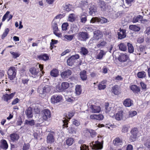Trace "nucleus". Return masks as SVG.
<instances>
[{
	"label": "nucleus",
	"instance_id": "nucleus-1",
	"mask_svg": "<svg viewBox=\"0 0 150 150\" xmlns=\"http://www.w3.org/2000/svg\"><path fill=\"white\" fill-rule=\"evenodd\" d=\"M131 135L129 137V140L131 142H134L136 140L139 131L137 127H133L130 131Z\"/></svg>",
	"mask_w": 150,
	"mask_h": 150
},
{
	"label": "nucleus",
	"instance_id": "nucleus-2",
	"mask_svg": "<svg viewBox=\"0 0 150 150\" xmlns=\"http://www.w3.org/2000/svg\"><path fill=\"white\" fill-rule=\"evenodd\" d=\"M29 71L31 74V76L33 78H40L42 77L41 74H39L40 70L38 68L32 67L29 69Z\"/></svg>",
	"mask_w": 150,
	"mask_h": 150
},
{
	"label": "nucleus",
	"instance_id": "nucleus-3",
	"mask_svg": "<svg viewBox=\"0 0 150 150\" xmlns=\"http://www.w3.org/2000/svg\"><path fill=\"white\" fill-rule=\"evenodd\" d=\"M63 100V97L61 95L54 94L51 98V103L53 104H57L61 102Z\"/></svg>",
	"mask_w": 150,
	"mask_h": 150
},
{
	"label": "nucleus",
	"instance_id": "nucleus-4",
	"mask_svg": "<svg viewBox=\"0 0 150 150\" xmlns=\"http://www.w3.org/2000/svg\"><path fill=\"white\" fill-rule=\"evenodd\" d=\"M16 70L14 67H11L9 68L8 71V78L11 80L14 79L16 77Z\"/></svg>",
	"mask_w": 150,
	"mask_h": 150
},
{
	"label": "nucleus",
	"instance_id": "nucleus-5",
	"mask_svg": "<svg viewBox=\"0 0 150 150\" xmlns=\"http://www.w3.org/2000/svg\"><path fill=\"white\" fill-rule=\"evenodd\" d=\"M88 33L86 32H80L78 33L77 36L79 40L81 41H86L89 38Z\"/></svg>",
	"mask_w": 150,
	"mask_h": 150
},
{
	"label": "nucleus",
	"instance_id": "nucleus-6",
	"mask_svg": "<svg viewBox=\"0 0 150 150\" xmlns=\"http://www.w3.org/2000/svg\"><path fill=\"white\" fill-rule=\"evenodd\" d=\"M79 55L77 54L71 56L67 60V64L69 66H72L76 62V60L79 59Z\"/></svg>",
	"mask_w": 150,
	"mask_h": 150
},
{
	"label": "nucleus",
	"instance_id": "nucleus-7",
	"mask_svg": "<svg viewBox=\"0 0 150 150\" xmlns=\"http://www.w3.org/2000/svg\"><path fill=\"white\" fill-rule=\"evenodd\" d=\"M42 118L43 120L47 121L48 119L51 117V112L48 109H44L42 113Z\"/></svg>",
	"mask_w": 150,
	"mask_h": 150
},
{
	"label": "nucleus",
	"instance_id": "nucleus-8",
	"mask_svg": "<svg viewBox=\"0 0 150 150\" xmlns=\"http://www.w3.org/2000/svg\"><path fill=\"white\" fill-rule=\"evenodd\" d=\"M69 86V85L68 83L64 82L62 83L61 86H57L56 89L59 92H62L68 88Z\"/></svg>",
	"mask_w": 150,
	"mask_h": 150
},
{
	"label": "nucleus",
	"instance_id": "nucleus-9",
	"mask_svg": "<svg viewBox=\"0 0 150 150\" xmlns=\"http://www.w3.org/2000/svg\"><path fill=\"white\" fill-rule=\"evenodd\" d=\"M51 90L50 86L48 85H46L42 89L40 88H38V92L39 93L40 96L42 97L43 94L45 93H47L50 92Z\"/></svg>",
	"mask_w": 150,
	"mask_h": 150
},
{
	"label": "nucleus",
	"instance_id": "nucleus-10",
	"mask_svg": "<svg viewBox=\"0 0 150 150\" xmlns=\"http://www.w3.org/2000/svg\"><path fill=\"white\" fill-rule=\"evenodd\" d=\"M107 19L101 17V18H100L97 17H93L91 18L90 22L92 23L96 22H100L101 23H107Z\"/></svg>",
	"mask_w": 150,
	"mask_h": 150
},
{
	"label": "nucleus",
	"instance_id": "nucleus-11",
	"mask_svg": "<svg viewBox=\"0 0 150 150\" xmlns=\"http://www.w3.org/2000/svg\"><path fill=\"white\" fill-rule=\"evenodd\" d=\"M15 94V92H13L9 94L7 93L4 94L2 96V99L5 101L9 103V101L13 98Z\"/></svg>",
	"mask_w": 150,
	"mask_h": 150
},
{
	"label": "nucleus",
	"instance_id": "nucleus-12",
	"mask_svg": "<svg viewBox=\"0 0 150 150\" xmlns=\"http://www.w3.org/2000/svg\"><path fill=\"white\" fill-rule=\"evenodd\" d=\"M117 33V38L118 39L121 40L125 38L126 36V30L125 29H122L120 28Z\"/></svg>",
	"mask_w": 150,
	"mask_h": 150
},
{
	"label": "nucleus",
	"instance_id": "nucleus-13",
	"mask_svg": "<svg viewBox=\"0 0 150 150\" xmlns=\"http://www.w3.org/2000/svg\"><path fill=\"white\" fill-rule=\"evenodd\" d=\"M98 6L101 10L102 11H105L108 8V6L107 5L105 2L103 0H99L98 2Z\"/></svg>",
	"mask_w": 150,
	"mask_h": 150
},
{
	"label": "nucleus",
	"instance_id": "nucleus-14",
	"mask_svg": "<svg viewBox=\"0 0 150 150\" xmlns=\"http://www.w3.org/2000/svg\"><path fill=\"white\" fill-rule=\"evenodd\" d=\"M54 134L53 132H52L48 134L47 137V143L52 144L54 142L55 139L53 136Z\"/></svg>",
	"mask_w": 150,
	"mask_h": 150
},
{
	"label": "nucleus",
	"instance_id": "nucleus-15",
	"mask_svg": "<svg viewBox=\"0 0 150 150\" xmlns=\"http://www.w3.org/2000/svg\"><path fill=\"white\" fill-rule=\"evenodd\" d=\"M74 113L72 112H69L68 114V117H67V118L70 120L71 118L74 115ZM69 120H68L66 119H64V120H63V122L64 123L63 126L65 127H68V122Z\"/></svg>",
	"mask_w": 150,
	"mask_h": 150
},
{
	"label": "nucleus",
	"instance_id": "nucleus-16",
	"mask_svg": "<svg viewBox=\"0 0 150 150\" xmlns=\"http://www.w3.org/2000/svg\"><path fill=\"white\" fill-rule=\"evenodd\" d=\"M91 146L93 149L100 150L103 148V146L101 143L98 141H96L94 144H92Z\"/></svg>",
	"mask_w": 150,
	"mask_h": 150
},
{
	"label": "nucleus",
	"instance_id": "nucleus-17",
	"mask_svg": "<svg viewBox=\"0 0 150 150\" xmlns=\"http://www.w3.org/2000/svg\"><path fill=\"white\" fill-rule=\"evenodd\" d=\"M71 71L70 69H67L64 71L62 72L61 74V77L63 79H67L69 76L71 75Z\"/></svg>",
	"mask_w": 150,
	"mask_h": 150
},
{
	"label": "nucleus",
	"instance_id": "nucleus-18",
	"mask_svg": "<svg viewBox=\"0 0 150 150\" xmlns=\"http://www.w3.org/2000/svg\"><path fill=\"white\" fill-rule=\"evenodd\" d=\"M91 119L99 121L102 120L104 118V116L102 114H92L90 116Z\"/></svg>",
	"mask_w": 150,
	"mask_h": 150
},
{
	"label": "nucleus",
	"instance_id": "nucleus-19",
	"mask_svg": "<svg viewBox=\"0 0 150 150\" xmlns=\"http://www.w3.org/2000/svg\"><path fill=\"white\" fill-rule=\"evenodd\" d=\"M90 108L93 113H98L101 111V108L99 106L91 105Z\"/></svg>",
	"mask_w": 150,
	"mask_h": 150
},
{
	"label": "nucleus",
	"instance_id": "nucleus-20",
	"mask_svg": "<svg viewBox=\"0 0 150 150\" xmlns=\"http://www.w3.org/2000/svg\"><path fill=\"white\" fill-rule=\"evenodd\" d=\"M8 144L6 140L2 139L0 141V147L4 150H6L8 148Z\"/></svg>",
	"mask_w": 150,
	"mask_h": 150
},
{
	"label": "nucleus",
	"instance_id": "nucleus-21",
	"mask_svg": "<svg viewBox=\"0 0 150 150\" xmlns=\"http://www.w3.org/2000/svg\"><path fill=\"white\" fill-rule=\"evenodd\" d=\"M130 88L135 95L139 94L140 91V88L136 85H132L130 86Z\"/></svg>",
	"mask_w": 150,
	"mask_h": 150
},
{
	"label": "nucleus",
	"instance_id": "nucleus-22",
	"mask_svg": "<svg viewBox=\"0 0 150 150\" xmlns=\"http://www.w3.org/2000/svg\"><path fill=\"white\" fill-rule=\"evenodd\" d=\"M111 91L112 92L116 95H118L121 93L120 88L117 85H115L112 87Z\"/></svg>",
	"mask_w": 150,
	"mask_h": 150
},
{
	"label": "nucleus",
	"instance_id": "nucleus-23",
	"mask_svg": "<svg viewBox=\"0 0 150 150\" xmlns=\"http://www.w3.org/2000/svg\"><path fill=\"white\" fill-rule=\"evenodd\" d=\"M123 103L125 107H129L133 105V101L130 98H127L123 101Z\"/></svg>",
	"mask_w": 150,
	"mask_h": 150
},
{
	"label": "nucleus",
	"instance_id": "nucleus-24",
	"mask_svg": "<svg viewBox=\"0 0 150 150\" xmlns=\"http://www.w3.org/2000/svg\"><path fill=\"white\" fill-rule=\"evenodd\" d=\"M129 57L127 54H121L118 57L119 61L122 62H125L127 60Z\"/></svg>",
	"mask_w": 150,
	"mask_h": 150
},
{
	"label": "nucleus",
	"instance_id": "nucleus-25",
	"mask_svg": "<svg viewBox=\"0 0 150 150\" xmlns=\"http://www.w3.org/2000/svg\"><path fill=\"white\" fill-rule=\"evenodd\" d=\"M33 109L32 108L29 107L25 111V113L28 118H32L33 117Z\"/></svg>",
	"mask_w": 150,
	"mask_h": 150
},
{
	"label": "nucleus",
	"instance_id": "nucleus-26",
	"mask_svg": "<svg viewBox=\"0 0 150 150\" xmlns=\"http://www.w3.org/2000/svg\"><path fill=\"white\" fill-rule=\"evenodd\" d=\"M104 107L106 113H108L110 112L112 108L111 105L108 102H105V103Z\"/></svg>",
	"mask_w": 150,
	"mask_h": 150
},
{
	"label": "nucleus",
	"instance_id": "nucleus-27",
	"mask_svg": "<svg viewBox=\"0 0 150 150\" xmlns=\"http://www.w3.org/2000/svg\"><path fill=\"white\" fill-rule=\"evenodd\" d=\"M10 137L11 140L13 142H16L19 138V135L15 133L11 134L10 135Z\"/></svg>",
	"mask_w": 150,
	"mask_h": 150
},
{
	"label": "nucleus",
	"instance_id": "nucleus-28",
	"mask_svg": "<svg viewBox=\"0 0 150 150\" xmlns=\"http://www.w3.org/2000/svg\"><path fill=\"white\" fill-rule=\"evenodd\" d=\"M122 140L121 138L119 137L115 138L113 141V143L114 145L119 146L122 145Z\"/></svg>",
	"mask_w": 150,
	"mask_h": 150
},
{
	"label": "nucleus",
	"instance_id": "nucleus-29",
	"mask_svg": "<svg viewBox=\"0 0 150 150\" xmlns=\"http://www.w3.org/2000/svg\"><path fill=\"white\" fill-rule=\"evenodd\" d=\"M86 71L83 70L81 71L80 73V77L82 81H86L87 79V76L86 75Z\"/></svg>",
	"mask_w": 150,
	"mask_h": 150
},
{
	"label": "nucleus",
	"instance_id": "nucleus-30",
	"mask_svg": "<svg viewBox=\"0 0 150 150\" xmlns=\"http://www.w3.org/2000/svg\"><path fill=\"white\" fill-rule=\"evenodd\" d=\"M143 19V17L142 15H139L134 16L132 18V22L134 23H136L142 21Z\"/></svg>",
	"mask_w": 150,
	"mask_h": 150
},
{
	"label": "nucleus",
	"instance_id": "nucleus-31",
	"mask_svg": "<svg viewBox=\"0 0 150 150\" xmlns=\"http://www.w3.org/2000/svg\"><path fill=\"white\" fill-rule=\"evenodd\" d=\"M40 60H42L44 61L47 60L49 59V57L47 54H44L38 55L37 57Z\"/></svg>",
	"mask_w": 150,
	"mask_h": 150
},
{
	"label": "nucleus",
	"instance_id": "nucleus-32",
	"mask_svg": "<svg viewBox=\"0 0 150 150\" xmlns=\"http://www.w3.org/2000/svg\"><path fill=\"white\" fill-rule=\"evenodd\" d=\"M50 74L52 76L57 77L59 75V71L57 69L54 68L50 71Z\"/></svg>",
	"mask_w": 150,
	"mask_h": 150
},
{
	"label": "nucleus",
	"instance_id": "nucleus-33",
	"mask_svg": "<svg viewBox=\"0 0 150 150\" xmlns=\"http://www.w3.org/2000/svg\"><path fill=\"white\" fill-rule=\"evenodd\" d=\"M129 28L130 30L135 32H138L140 30V27L136 25H130L129 26Z\"/></svg>",
	"mask_w": 150,
	"mask_h": 150
},
{
	"label": "nucleus",
	"instance_id": "nucleus-34",
	"mask_svg": "<svg viewBox=\"0 0 150 150\" xmlns=\"http://www.w3.org/2000/svg\"><path fill=\"white\" fill-rule=\"evenodd\" d=\"M105 82L103 81L100 82L98 85V88L99 90H104L106 87V86L105 84Z\"/></svg>",
	"mask_w": 150,
	"mask_h": 150
},
{
	"label": "nucleus",
	"instance_id": "nucleus-35",
	"mask_svg": "<svg viewBox=\"0 0 150 150\" xmlns=\"http://www.w3.org/2000/svg\"><path fill=\"white\" fill-rule=\"evenodd\" d=\"M64 9L68 12L71 11L73 9L72 6L68 3H66L63 6Z\"/></svg>",
	"mask_w": 150,
	"mask_h": 150
},
{
	"label": "nucleus",
	"instance_id": "nucleus-36",
	"mask_svg": "<svg viewBox=\"0 0 150 150\" xmlns=\"http://www.w3.org/2000/svg\"><path fill=\"white\" fill-rule=\"evenodd\" d=\"M123 116V111H119L115 115V119L117 120H120L122 119Z\"/></svg>",
	"mask_w": 150,
	"mask_h": 150
},
{
	"label": "nucleus",
	"instance_id": "nucleus-37",
	"mask_svg": "<svg viewBox=\"0 0 150 150\" xmlns=\"http://www.w3.org/2000/svg\"><path fill=\"white\" fill-rule=\"evenodd\" d=\"M75 93L77 96L79 95L81 93L82 89L80 85H76L75 88Z\"/></svg>",
	"mask_w": 150,
	"mask_h": 150
},
{
	"label": "nucleus",
	"instance_id": "nucleus-38",
	"mask_svg": "<svg viewBox=\"0 0 150 150\" xmlns=\"http://www.w3.org/2000/svg\"><path fill=\"white\" fill-rule=\"evenodd\" d=\"M76 15L74 13H71L69 16L68 20L71 22L74 21L76 19Z\"/></svg>",
	"mask_w": 150,
	"mask_h": 150
},
{
	"label": "nucleus",
	"instance_id": "nucleus-39",
	"mask_svg": "<svg viewBox=\"0 0 150 150\" xmlns=\"http://www.w3.org/2000/svg\"><path fill=\"white\" fill-rule=\"evenodd\" d=\"M88 53V51L87 49L85 47H82L80 49V53L81 54L83 55H86Z\"/></svg>",
	"mask_w": 150,
	"mask_h": 150
},
{
	"label": "nucleus",
	"instance_id": "nucleus-40",
	"mask_svg": "<svg viewBox=\"0 0 150 150\" xmlns=\"http://www.w3.org/2000/svg\"><path fill=\"white\" fill-rule=\"evenodd\" d=\"M137 76L139 78H144L146 76V74L144 71H143L139 72L137 73Z\"/></svg>",
	"mask_w": 150,
	"mask_h": 150
},
{
	"label": "nucleus",
	"instance_id": "nucleus-41",
	"mask_svg": "<svg viewBox=\"0 0 150 150\" xmlns=\"http://www.w3.org/2000/svg\"><path fill=\"white\" fill-rule=\"evenodd\" d=\"M119 50L122 51H125L127 50V46L124 43H120L118 45Z\"/></svg>",
	"mask_w": 150,
	"mask_h": 150
},
{
	"label": "nucleus",
	"instance_id": "nucleus-42",
	"mask_svg": "<svg viewBox=\"0 0 150 150\" xmlns=\"http://www.w3.org/2000/svg\"><path fill=\"white\" fill-rule=\"evenodd\" d=\"M52 26L53 30V32L54 31H58V25L56 22H54L53 21L52 23Z\"/></svg>",
	"mask_w": 150,
	"mask_h": 150
},
{
	"label": "nucleus",
	"instance_id": "nucleus-43",
	"mask_svg": "<svg viewBox=\"0 0 150 150\" xmlns=\"http://www.w3.org/2000/svg\"><path fill=\"white\" fill-rule=\"evenodd\" d=\"M74 139L71 137L68 138L66 140V143L69 146L71 145L74 143Z\"/></svg>",
	"mask_w": 150,
	"mask_h": 150
},
{
	"label": "nucleus",
	"instance_id": "nucleus-44",
	"mask_svg": "<svg viewBox=\"0 0 150 150\" xmlns=\"http://www.w3.org/2000/svg\"><path fill=\"white\" fill-rule=\"evenodd\" d=\"M74 37V35H65L64 36L65 39H64V40L67 41H71L73 39Z\"/></svg>",
	"mask_w": 150,
	"mask_h": 150
},
{
	"label": "nucleus",
	"instance_id": "nucleus-45",
	"mask_svg": "<svg viewBox=\"0 0 150 150\" xmlns=\"http://www.w3.org/2000/svg\"><path fill=\"white\" fill-rule=\"evenodd\" d=\"M128 47V52L130 53H132L134 51V48L133 46L131 44L128 43L127 44Z\"/></svg>",
	"mask_w": 150,
	"mask_h": 150
},
{
	"label": "nucleus",
	"instance_id": "nucleus-46",
	"mask_svg": "<svg viewBox=\"0 0 150 150\" xmlns=\"http://www.w3.org/2000/svg\"><path fill=\"white\" fill-rule=\"evenodd\" d=\"M106 53L103 50H100V52L97 56L96 58L98 59H102L103 55L105 54Z\"/></svg>",
	"mask_w": 150,
	"mask_h": 150
},
{
	"label": "nucleus",
	"instance_id": "nucleus-47",
	"mask_svg": "<svg viewBox=\"0 0 150 150\" xmlns=\"http://www.w3.org/2000/svg\"><path fill=\"white\" fill-rule=\"evenodd\" d=\"M10 53L11 55H12V57L13 58L16 59L20 55V54L18 52H15L13 51H11Z\"/></svg>",
	"mask_w": 150,
	"mask_h": 150
},
{
	"label": "nucleus",
	"instance_id": "nucleus-48",
	"mask_svg": "<svg viewBox=\"0 0 150 150\" xmlns=\"http://www.w3.org/2000/svg\"><path fill=\"white\" fill-rule=\"evenodd\" d=\"M25 124L32 126L35 125V122L34 120L33 119L30 120H26L25 121Z\"/></svg>",
	"mask_w": 150,
	"mask_h": 150
},
{
	"label": "nucleus",
	"instance_id": "nucleus-49",
	"mask_svg": "<svg viewBox=\"0 0 150 150\" xmlns=\"http://www.w3.org/2000/svg\"><path fill=\"white\" fill-rule=\"evenodd\" d=\"M9 31V30L8 28H6L5 29L4 32H3L1 36L2 39L3 40L7 36L8 33Z\"/></svg>",
	"mask_w": 150,
	"mask_h": 150
},
{
	"label": "nucleus",
	"instance_id": "nucleus-50",
	"mask_svg": "<svg viewBox=\"0 0 150 150\" xmlns=\"http://www.w3.org/2000/svg\"><path fill=\"white\" fill-rule=\"evenodd\" d=\"M106 44V42L104 41H103L101 42L100 43L97 45V47L98 48L102 47L105 46Z\"/></svg>",
	"mask_w": 150,
	"mask_h": 150
},
{
	"label": "nucleus",
	"instance_id": "nucleus-51",
	"mask_svg": "<svg viewBox=\"0 0 150 150\" xmlns=\"http://www.w3.org/2000/svg\"><path fill=\"white\" fill-rule=\"evenodd\" d=\"M30 145L29 143H25L23 146V150H28L30 148Z\"/></svg>",
	"mask_w": 150,
	"mask_h": 150
},
{
	"label": "nucleus",
	"instance_id": "nucleus-52",
	"mask_svg": "<svg viewBox=\"0 0 150 150\" xmlns=\"http://www.w3.org/2000/svg\"><path fill=\"white\" fill-rule=\"evenodd\" d=\"M69 24L67 23H64L62 25V28L63 30L66 31L67 29Z\"/></svg>",
	"mask_w": 150,
	"mask_h": 150
},
{
	"label": "nucleus",
	"instance_id": "nucleus-53",
	"mask_svg": "<svg viewBox=\"0 0 150 150\" xmlns=\"http://www.w3.org/2000/svg\"><path fill=\"white\" fill-rule=\"evenodd\" d=\"M140 83L142 90L144 91H146L147 89L146 85L143 82H141Z\"/></svg>",
	"mask_w": 150,
	"mask_h": 150
},
{
	"label": "nucleus",
	"instance_id": "nucleus-54",
	"mask_svg": "<svg viewBox=\"0 0 150 150\" xmlns=\"http://www.w3.org/2000/svg\"><path fill=\"white\" fill-rule=\"evenodd\" d=\"M72 124L76 126H78L80 125V122L75 119L72 120Z\"/></svg>",
	"mask_w": 150,
	"mask_h": 150
},
{
	"label": "nucleus",
	"instance_id": "nucleus-55",
	"mask_svg": "<svg viewBox=\"0 0 150 150\" xmlns=\"http://www.w3.org/2000/svg\"><path fill=\"white\" fill-rule=\"evenodd\" d=\"M29 81V79L28 78L22 79V82L24 85H27Z\"/></svg>",
	"mask_w": 150,
	"mask_h": 150
},
{
	"label": "nucleus",
	"instance_id": "nucleus-56",
	"mask_svg": "<svg viewBox=\"0 0 150 150\" xmlns=\"http://www.w3.org/2000/svg\"><path fill=\"white\" fill-rule=\"evenodd\" d=\"M121 131L123 133L127 132L128 131V128L126 125H124L122 127Z\"/></svg>",
	"mask_w": 150,
	"mask_h": 150
},
{
	"label": "nucleus",
	"instance_id": "nucleus-57",
	"mask_svg": "<svg viewBox=\"0 0 150 150\" xmlns=\"http://www.w3.org/2000/svg\"><path fill=\"white\" fill-rule=\"evenodd\" d=\"M139 48L140 52H143L145 51L146 46V45H141L139 46Z\"/></svg>",
	"mask_w": 150,
	"mask_h": 150
},
{
	"label": "nucleus",
	"instance_id": "nucleus-58",
	"mask_svg": "<svg viewBox=\"0 0 150 150\" xmlns=\"http://www.w3.org/2000/svg\"><path fill=\"white\" fill-rule=\"evenodd\" d=\"M90 134L92 137H95L96 135V132L93 130L90 129Z\"/></svg>",
	"mask_w": 150,
	"mask_h": 150
},
{
	"label": "nucleus",
	"instance_id": "nucleus-59",
	"mask_svg": "<svg viewBox=\"0 0 150 150\" xmlns=\"http://www.w3.org/2000/svg\"><path fill=\"white\" fill-rule=\"evenodd\" d=\"M133 64V62L132 61L129 59L127 63H125L124 64L125 66H127L128 67H130Z\"/></svg>",
	"mask_w": 150,
	"mask_h": 150
},
{
	"label": "nucleus",
	"instance_id": "nucleus-60",
	"mask_svg": "<svg viewBox=\"0 0 150 150\" xmlns=\"http://www.w3.org/2000/svg\"><path fill=\"white\" fill-rule=\"evenodd\" d=\"M80 148V150H88V146L84 144L82 145Z\"/></svg>",
	"mask_w": 150,
	"mask_h": 150
},
{
	"label": "nucleus",
	"instance_id": "nucleus-61",
	"mask_svg": "<svg viewBox=\"0 0 150 150\" xmlns=\"http://www.w3.org/2000/svg\"><path fill=\"white\" fill-rule=\"evenodd\" d=\"M87 21V16H86L83 15L82 16V18H81V22L83 23L86 22Z\"/></svg>",
	"mask_w": 150,
	"mask_h": 150
},
{
	"label": "nucleus",
	"instance_id": "nucleus-62",
	"mask_svg": "<svg viewBox=\"0 0 150 150\" xmlns=\"http://www.w3.org/2000/svg\"><path fill=\"white\" fill-rule=\"evenodd\" d=\"M10 12L9 11H7L6 13L4 15V16L3 17L2 19V21L3 22L6 19V18H7L8 15L9 14Z\"/></svg>",
	"mask_w": 150,
	"mask_h": 150
},
{
	"label": "nucleus",
	"instance_id": "nucleus-63",
	"mask_svg": "<svg viewBox=\"0 0 150 150\" xmlns=\"http://www.w3.org/2000/svg\"><path fill=\"white\" fill-rule=\"evenodd\" d=\"M137 114V112L136 111H132L130 112L129 115V117H132L136 115Z\"/></svg>",
	"mask_w": 150,
	"mask_h": 150
},
{
	"label": "nucleus",
	"instance_id": "nucleus-64",
	"mask_svg": "<svg viewBox=\"0 0 150 150\" xmlns=\"http://www.w3.org/2000/svg\"><path fill=\"white\" fill-rule=\"evenodd\" d=\"M20 101V100L18 98L14 99L12 101L11 104L12 105H15L18 103Z\"/></svg>",
	"mask_w": 150,
	"mask_h": 150
}]
</instances>
